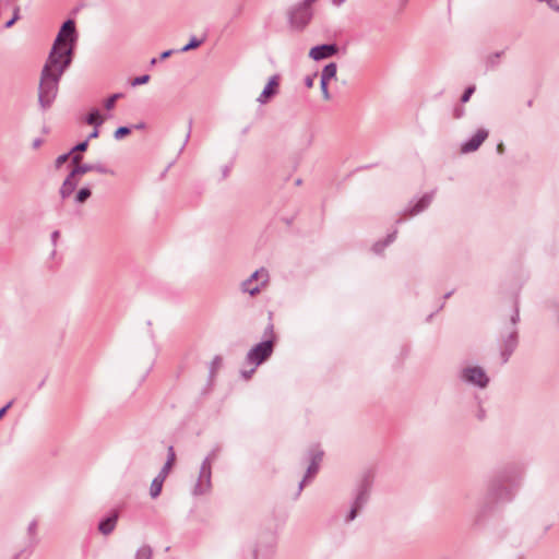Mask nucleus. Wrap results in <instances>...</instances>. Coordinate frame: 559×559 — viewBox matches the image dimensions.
Here are the masks:
<instances>
[{"label":"nucleus","instance_id":"f257e3e1","mask_svg":"<svg viewBox=\"0 0 559 559\" xmlns=\"http://www.w3.org/2000/svg\"><path fill=\"white\" fill-rule=\"evenodd\" d=\"M523 476V469L516 465L502 468L490 481L489 490L499 501H509Z\"/></svg>","mask_w":559,"mask_h":559},{"label":"nucleus","instance_id":"f03ea898","mask_svg":"<svg viewBox=\"0 0 559 559\" xmlns=\"http://www.w3.org/2000/svg\"><path fill=\"white\" fill-rule=\"evenodd\" d=\"M61 76L62 74L48 71V68L41 69L38 85V103L43 110L50 108L55 102Z\"/></svg>","mask_w":559,"mask_h":559},{"label":"nucleus","instance_id":"7ed1b4c3","mask_svg":"<svg viewBox=\"0 0 559 559\" xmlns=\"http://www.w3.org/2000/svg\"><path fill=\"white\" fill-rule=\"evenodd\" d=\"M72 52V45L53 44L43 68H48V71L63 75L64 71L71 64Z\"/></svg>","mask_w":559,"mask_h":559},{"label":"nucleus","instance_id":"20e7f679","mask_svg":"<svg viewBox=\"0 0 559 559\" xmlns=\"http://www.w3.org/2000/svg\"><path fill=\"white\" fill-rule=\"evenodd\" d=\"M269 282V272L266 269L261 267L254 271L247 280L240 284L242 293L255 296L260 293L261 288L264 287Z\"/></svg>","mask_w":559,"mask_h":559},{"label":"nucleus","instance_id":"39448f33","mask_svg":"<svg viewBox=\"0 0 559 559\" xmlns=\"http://www.w3.org/2000/svg\"><path fill=\"white\" fill-rule=\"evenodd\" d=\"M520 320L519 309L515 308L514 313L511 317V325L512 329L503 336L502 345H501V358L502 364H506L512 353L515 350L518 346V331L515 329V324Z\"/></svg>","mask_w":559,"mask_h":559},{"label":"nucleus","instance_id":"423d86ee","mask_svg":"<svg viewBox=\"0 0 559 559\" xmlns=\"http://www.w3.org/2000/svg\"><path fill=\"white\" fill-rule=\"evenodd\" d=\"M273 350H274L273 341L264 340L263 342L253 346L247 353L246 360L248 364L253 365L254 367H258L271 357V355L273 354Z\"/></svg>","mask_w":559,"mask_h":559},{"label":"nucleus","instance_id":"0eeeda50","mask_svg":"<svg viewBox=\"0 0 559 559\" xmlns=\"http://www.w3.org/2000/svg\"><path fill=\"white\" fill-rule=\"evenodd\" d=\"M312 12L307 4H297L288 12V21L294 29L300 31L310 22Z\"/></svg>","mask_w":559,"mask_h":559},{"label":"nucleus","instance_id":"6e6552de","mask_svg":"<svg viewBox=\"0 0 559 559\" xmlns=\"http://www.w3.org/2000/svg\"><path fill=\"white\" fill-rule=\"evenodd\" d=\"M461 379L464 382L480 389L486 388L489 382V378L487 377L484 369L477 366L464 368L461 372Z\"/></svg>","mask_w":559,"mask_h":559},{"label":"nucleus","instance_id":"1a4fd4ad","mask_svg":"<svg viewBox=\"0 0 559 559\" xmlns=\"http://www.w3.org/2000/svg\"><path fill=\"white\" fill-rule=\"evenodd\" d=\"M212 467H209L207 462H202L197 484L193 488V495L201 496L211 490L212 483Z\"/></svg>","mask_w":559,"mask_h":559},{"label":"nucleus","instance_id":"9d476101","mask_svg":"<svg viewBox=\"0 0 559 559\" xmlns=\"http://www.w3.org/2000/svg\"><path fill=\"white\" fill-rule=\"evenodd\" d=\"M105 168L100 164H82L81 156L75 155L70 162V173L68 175H84L86 173H104Z\"/></svg>","mask_w":559,"mask_h":559},{"label":"nucleus","instance_id":"9b49d317","mask_svg":"<svg viewBox=\"0 0 559 559\" xmlns=\"http://www.w3.org/2000/svg\"><path fill=\"white\" fill-rule=\"evenodd\" d=\"M488 134L487 129H478L469 139L462 142L460 152L467 154L477 151L483 142L488 138Z\"/></svg>","mask_w":559,"mask_h":559},{"label":"nucleus","instance_id":"f8f14e48","mask_svg":"<svg viewBox=\"0 0 559 559\" xmlns=\"http://www.w3.org/2000/svg\"><path fill=\"white\" fill-rule=\"evenodd\" d=\"M372 485V478L370 475H366L360 484L358 485L357 492L353 504L359 509H362L369 499V493Z\"/></svg>","mask_w":559,"mask_h":559},{"label":"nucleus","instance_id":"ddd939ff","mask_svg":"<svg viewBox=\"0 0 559 559\" xmlns=\"http://www.w3.org/2000/svg\"><path fill=\"white\" fill-rule=\"evenodd\" d=\"M280 76L277 74L270 78L267 84L264 86L261 94L258 96L257 102L260 105H265L278 92Z\"/></svg>","mask_w":559,"mask_h":559},{"label":"nucleus","instance_id":"4468645a","mask_svg":"<svg viewBox=\"0 0 559 559\" xmlns=\"http://www.w3.org/2000/svg\"><path fill=\"white\" fill-rule=\"evenodd\" d=\"M338 47L335 44H323L312 47L309 57L313 60H322L337 53Z\"/></svg>","mask_w":559,"mask_h":559},{"label":"nucleus","instance_id":"2eb2a0df","mask_svg":"<svg viewBox=\"0 0 559 559\" xmlns=\"http://www.w3.org/2000/svg\"><path fill=\"white\" fill-rule=\"evenodd\" d=\"M74 34H75V24L72 20H68L61 26L53 44L68 45L67 39H70V41L72 43L74 40L73 39Z\"/></svg>","mask_w":559,"mask_h":559},{"label":"nucleus","instance_id":"dca6fc26","mask_svg":"<svg viewBox=\"0 0 559 559\" xmlns=\"http://www.w3.org/2000/svg\"><path fill=\"white\" fill-rule=\"evenodd\" d=\"M79 185V177H67L60 188L62 199L70 197Z\"/></svg>","mask_w":559,"mask_h":559},{"label":"nucleus","instance_id":"f3484780","mask_svg":"<svg viewBox=\"0 0 559 559\" xmlns=\"http://www.w3.org/2000/svg\"><path fill=\"white\" fill-rule=\"evenodd\" d=\"M433 199V192L426 193L423 198L408 211L409 215H417L423 212L431 203Z\"/></svg>","mask_w":559,"mask_h":559},{"label":"nucleus","instance_id":"a211bd4d","mask_svg":"<svg viewBox=\"0 0 559 559\" xmlns=\"http://www.w3.org/2000/svg\"><path fill=\"white\" fill-rule=\"evenodd\" d=\"M118 520L117 514H111L99 522L98 530L104 535H109L116 527Z\"/></svg>","mask_w":559,"mask_h":559},{"label":"nucleus","instance_id":"6ab92c4d","mask_svg":"<svg viewBox=\"0 0 559 559\" xmlns=\"http://www.w3.org/2000/svg\"><path fill=\"white\" fill-rule=\"evenodd\" d=\"M319 471V466L316 465V463H311L309 464L308 468H307V472H306V475L304 477V479L299 483L298 485V489H297V492L295 495V499L298 498L307 483V480L314 476L317 474V472Z\"/></svg>","mask_w":559,"mask_h":559},{"label":"nucleus","instance_id":"aec40b11","mask_svg":"<svg viewBox=\"0 0 559 559\" xmlns=\"http://www.w3.org/2000/svg\"><path fill=\"white\" fill-rule=\"evenodd\" d=\"M74 155H72V152H68L66 154H62L56 158L55 165L57 170H62V166L66 165V171L68 174L70 173V162Z\"/></svg>","mask_w":559,"mask_h":559},{"label":"nucleus","instance_id":"412c9836","mask_svg":"<svg viewBox=\"0 0 559 559\" xmlns=\"http://www.w3.org/2000/svg\"><path fill=\"white\" fill-rule=\"evenodd\" d=\"M337 66L334 62L326 64L321 72V81L329 82L336 76Z\"/></svg>","mask_w":559,"mask_h":559},{"label":"nucleus","instance_id":"4be33fe9","mask_svg":"<svg viewBox=\"0 0 559 559\" xmlns=\"http://www.w3.org/2000/svg\"><path fill=\"white\" fill-rule=\"evenodd\" d=\"M396 233H397V231H396V230H394L393 233H391V234H389V235H388V237L385 238V240H384V241L376 242V243L373 245V248H372V249H373V251H374L376 253H381V252L384 250V248H385L386 246H389L390 243H392V242L395 240V238H396Z\"/></svg>","mask_w":559,"mask_h":559},{"label":"nucleus","instance_id":"5701e85b","mask_svg":"<svg viewBox=\"0 0 559 559\" xmlns=\"http://www.w3.org/2000/svg\"><path fill=\"white\" fill-rule=\"evenodd\" d=\"M164 481L165 480L162 477H157V476L152 480V484L150 487V496L153 499H155L159 496Z\"/></svg>","mask_w":559,"mask_h":559},{"label":"nucleus","instance_id":"b1692460","mask_svg":"<svg viewBox=\"0 0 559 559\" xmlns=\"http://www.w3.org/2000/svg\"><path fill=\"white\" fill-rule=\"evenodd\" d=\"M153 549L148 545H142L134 555V559H152Z\"/></svg>","mask_w":559,"mask_h":559},{"label":"nucleus","instance_id":"393cba45","mask_svg":"<svg viewBox=\"0 0 559 559\" xmlns=\"http://www.w3.org/2000/svg\"><path fill=\"white\" fill-rule=\"evenodd\" d=\"M86 122L98 128L104 122V119L100 117L98 109H94L86 117Z\"/></svg>","mask_w":559,"mask_h":559},{"label":"nucleus","instance_id":"a878e982","mask_svg":"<svg viewBox=\"0 0 559 559\" xmlns=\"http://www.w3.org/2000/svg\"><path fill=\"white\" fill-rule=\"evenodd\" d=\"M269 320L266 328L264 329V337L265 340H272L274 342L275 340V333H274V325L272 323V312L269 313Z\"/></svg>","mask_w":559,"mask_h":559},{"label":"nucleus","instance_id":"bb28decb","mask_svg":"<svg viewBox=\"0 0 559 559\" xmlns=\"http://www.w3.org/2000/svg\"><path fill=\"white\" fill-rule=\"evenodd\" d=\"M37 525V521L33 520L27 526V534L32 545L36 544Z\"/></svg>","mask_w":559,"mask_h":559},{"label":"nucleus","instance_id":"cd10ccee","mask_svg":"<svg viewBox=\"0 0 559 559\" xmlns=\"http://www.w3.org/2000/svg\"><path fill=\"white\" fill-rule=\"evenodd\" d=\"M323 457V452L319 449H313L309 452V459L311 463H316V465L320 466V463Z\"/></svg>","mask_w":559,"mask_h":559},{"label":"nucleus","instance_id":"c85d7f7f","mask_svg":"<svg viewBox=\"0 0 559 559\" xmlns=\"http://www.w3.org/2000/svg\"><path fill=\"white\" fill-rule=\"evenodd\" d=\"M202 43H203V39H198L197 37H192L190 39V41L180 49V51L186 52L191 49L198 48L199 46H201Z\"/></svg>","mask_w":559,"mask_h":559},{"label":"nucleus","instance_id":"c756f323","mask_svg":"<svg viewBox=\"0 0 559 559\" xmlns=\"http://www.w3.org/2000/svg\"><path fill=\"white\" fill-rule=\"evenodd\" d=\"M91 195V190L88 188H82L78 191L76 195H75V201L78 203H83L85 202Z\"/></svg>","mask_w":559,"mask_h":559},{"label":"nucleus","instance_id":"7c9ffc66","mask_svg":"<svg viewBox=\"0 0 559 559\" xmlns=\"http://www.w3.org/2000/svg\"><path fill=\"white\" fill-rule=\"evenodd\" d=\"M218 453H219V448H214L209 454L203 460V462H207L209 463V467H212V463L217 459L218 456Z\"/></svg>","mask_w":559,"mask_h":559},{"label":"nucleus","instance_id":"2f4dec72","mask_svg":"<svg viewBox=\"0 0 559 559\" xmlns=\"http://www.w3.org/2000/svg\"><path fill=\"white\" fill-rule=\"evenodd\" d=\"M121 97V94H114L105 100V108L111 110L115 107L116 100Z\"/></svg>","mask_w":559,"mask_h":559},{"label":"nucleus","instance_id":"473e14b6","mask_svg":"<svg viewBox=\"0 0 559 559\" xmlns=\"http://www.w3.org/2000/svg\"><path fill=\"white\" fill-rule=\"evenodd\" d=\"M131 132V129L129 127H119L116 131H115V139L116 140H120L122 139L123 136L128 135L129 133Z\"/></svg>","mask_w":559,"mask_h":559},{"label":"nucleus","instance_id":"72a5a7b5","mask_svg":"<svg viewBox=\"0 0 559 559\" xmlns=\"http://www.w3.org/2000/svg\"><path fill=\"white\" fill-rule=\"evenodd\" d=\"M320 88H321L322 97L325 100H329L331 98V95H330V92H329V88H328V82L320 80Z\"/></svg>","mask_w":559,"mask_h":559},{"label":"nucleus","instance_id":"f704fd0d","mask_svg":"<svg viewBox=\"0 0 559 559\" xmlns=\"http://www.w3.org/2000/svg\"><path fill=\"white\" fill-rule=\"evenodd\" d=\"M150 80V75L147 74H144V75H141V76H136L133 81H132V86H138V85H142V84H145L147 83Z\"/></svg>","mask_w":559,"mask_h":559},{"label":"nucleus","instance_id":"c9c22d12","mask_svg":"<svg viewBox=\"0 0 559 559\" xmlns=\"http://www.w3.org/2000/svg\"><path fill=\"white\" fill-rule=\"evenodd\" d=\"M359 510H360L359 508H357L356 506H354V504H353V506H352V509L349 510V512H348V514H347V516H346V519H345V521H346V522H352V521H354V520L356 519V516H357V514H358Z\"/></svg>","mask_w":559,"mask_h":559},{"label":"nucleus","instance_id":"e433bc0d","mask_svg":"<svg viewBox=\"0 0 559 559\" xmlns=\"http://www.w3.org/2000/svg\"><path fill=\"white\" fill-rule=\"evenodd\" d=\"M474 92H475V86L467 87L461 97V102L467 103Z\"/></svg>","mask_w":559,"mask_h":559},{"label":"nucleus","instance_id":"4c0bfd02","mask_svg":"<svg viewBox=\"0 0 559 559\" xmlns=\"http://www.w3.org/2000/svg\"><path fill=\"white\" fill-rule=\"evenodd\" d=\"M87 143H88V141L85 140V141L79 143L78 145H75L74 147H72L70 152H72V155H76L75 153H78V152H84L87 147Z\"/></svg>","mask_w":559,"mask_h":559},{"label":"nucleus","instance_id":"58836bf2","mask_svg":"<svg viewBox=\"0 0 559 559\" xmlns=\"http://www.w3.org/2000/svg\"><path fill=\"white\" fill-rule=\"evenodd\" d=\"M173 465L170 463H165L162 467L160 472L158 473L157 477H162L164 480L166 479L167 475L169 474Z\"/></svg>","mask_w":559,"mask_h":559},{"label":"nucleus","instance_id":"ea45409f","mask_svg":"<svg viewBox=\"0 0 559 559\" xmlns=\"http://www.w3.org/2000/svg\"><path fill=\"white\" fill-rule=\"evenodd\" d=\"M175 460H176V454H175L174 447H173V445H169V447H168V451H167V460H166V463H170V465H174Z\"/></svg>","mask_w":559,"mask_h":559},{"label":"nucleus","instance_id":"a19ab883","mask_svg":"<svg viewBox=\"0 0 559 559\" xmlns=\"http://www.w3.org/2000/svg\"><path fill=\"white\" fill-rule=\"evenodd\" d=\"M317 74H311V75H308L306 76L305 79V85L308 87V88H311L314 84V79H316Z\"/></svg>","mask_w":559,"mask_h":559},{"label":"nucleus","instance_id":"79ce46f5","mask_svg":"<svg viewBox=\"0 0 559 559\" xmlns=\"http://www.w3.org/2000/svg\"><path fill=\"white\" fill-rule=\"evenodd\" d=\"M499 58H500V53H499V52H497V53H495V55H492V56H490V57L488 58V62H489L491 66H495V64H497V62H498V59H499Z\"/></svg>","mask_w":559,"mask_h":559},{"label":"nucleus","instance_id":"37998d69","mask_svg":"<svg viewBox=\"0 0 559 559\" xmlns=\"http://www.w3.org/2000/svg\"><path fill=\"white\" fill-rule=\"evenodd\" d=\"M12 404H13V401H10L5 406L0 408V419L5 415V413L12 406Z\"/></svg>","mask_w":559,"mask_h":559},{"label":"nucleus","instance_id":"c03bdc74","mask_svg":"<svg viewBox=\"0 0 559 559\" xmlns=\"http://www.w3.org/2000/svg\"><path fill=\"white\" fill-rule=\"evenodd\" d=\"M255 368H257V367H254V366H253V368H252L251 370H249V371H241V376H242L246 380L250 379V378H251V376L253 374V372L255 371Z\"/></svg>","mask_w":559,"mask_h":559},{"label":"nucleus","instance_id":"a18cd8bd","mask_svg":"<svg viewBox=\"0 0 559 559\" xmlns=\"http://www.w3.org/2000/svg\"><path fill=\"white\" fill-rule=\"evenodd\" d=\"M464 115V109L462 107L454 109V118L460 119Z\"/></svg>","mask_w":559,"mask_h":559},{"label":"nucleus","instance_id":"49530a36","mask_svg":"<svg viewBox=\"0 0 559 559\" xmlns=\"http://www.w3.org/2000/svg\"><path fill=\"white\" fill-rule=\"evenodd\" d=\"M60 236V233L58 230H55L52 234H51V241L53 245H56L58 238Z\"/></svg>","mask_w":559,"mask_h":559},{"label":"nucleus","instance_id":"de8ad7c7","mask_svg":"<svg viewBox=\"0 0 559 559\" xmlns=\"http://www.w3.org/2000/svg\"><path fill=\"white\" fill-rule=\"evenodd\" d=\"M98 136V130L97 128L95 127L94 131L92 133H90V135L87 136V141H90L91 139H95Z\"/></svg>","mask_w":559,"mask_h":559},{"label":"nucleus","instance_id":"09e8293b","mask_svg":"<svg viewBox=\"0 0 559 559\" xmlns=\"http://www.w3.org/2000/svg\"><path fill=\"white\" fill-rule=\"evenodd\" d=\"M174 50H166L164 52H162L160 55V59H166L168 57H170L173 55Z\"/></svg>","mask_w":559,"mask_h":559},{"label":"nucleus","instance_id":"8fccbe9b","mask_svg":"<svg viewBox=\"0 0 559 559\" xmlns=\"http://www.w3.org/2000/svg\"><path fill=\"white\" fill-rule=\"evenodd\" d=\"M331 1H332V3H333L334 5L340 7V5H342L346 0H331Z\"/></svg>","mask_w":559,"mask_h":559},{"label":"nucleus","instance_id":"3c124183","mask_svg":"<svg viewBox=\"0 0 559 559\" xmlns=\"http://www.w3.org/2000/svg\"><path fill=\"white\" fill-rule=\"evenodd\" d=\"M14 23H15V19H13V17H12L11 20H9V21L5 23V27H7V28H9V27H11Z\"/></svg>","mask_w":559,"mask_h":559},{"label":"nucleus","instance_id":"603ef678","mask_svg":"<svg viewBox=\"0 0 559 559\" xmlns=\"http://www.w3.org/2000/svg\"><path fill=\"white\" fill-rule=\"evenodd\" d=\"M316 0H304L300 4H307V8H310L311 3Z\"/></svg>","mask_w":559,"mask_h":559},{"label":"nucleus","instance_id":"864d4df0","mask_svg":"<svg viewBox=\"0 0 559 559\" xmlns=\"http://www.w3.org/2000/svg\"><path fill=\"white\" fill-rule=\"evenodd\" d=\"M40 144H41V140H39V139H36V140L33 142V146H34V147H38Z\"/></svg>","mask_w":559,"mask_h":559},{"label":"nucleus","instance_id":"5fc2aeb1","mask_svg":"<svg viewBox=\"0 0 559 559\" xmlns=\"http://www.w3.org/2000/svg\"><path fill=\"white\" fill-rule=\"evenodd\" d=\"M477 416H478L479 419H484L485 412L483 409H480Z\"/></svg>","mask_w":559,"mask_h":559},{"label":"nucleus","instance_id":"6e6d98bb","mask_svg":"<svg viewBox=\"0 0 559 559\" xmlns=\"http://www.w3.org/2000/svg\"><path fill=\"white\" fill-rule=\"evenodd\" d=\"M13 19H15V21L19 19V9H15Z\"/></svg>","mask_w":559,"mask_h":559},{"label":"nucleus","instance_id":"4d7b16f0","mask_svg":"<svg viewBox=\"0 0 559 559\" xmlns=\"http://www.w3.org/2000/svg\"><path fill=\"white\" fill-rule=\"evenodd\" d=\"M295 185H296V186H300V185H301V179H300V178H298V179L295 181Z\"/></svg>","mask_w":559,"mask_h":559},{"label":"nucleus","instance_id":"13d9d810","mask_svg":"<svg viewBox=\"0 0 559 559\" xmlns=\"http://www.w3.org/2000/svg\"><path fill=\"white\" fill-rule=\"evenodd\" d=\"M451 295H452V292H449L448 294H445L444 298H449Z\"/></svg>","mask_w":559,"mask_h":559},{"label":"nucleus","instance_id":"bf43d9fd","mask_svg":"<svg viewBox=\"0 0 559 559\" xmlns=\"http://www.w3.org/2000/svg\"><path fill=\"white\" fill-rule=\"evenodd\" d=\"M254 559H258V550H254Z\"/></svg>","mask_w":559,"mask_h":559},{"label":"nucleus","instance_id":"052dcab7","mask_svg":"<svg viewBox=\"0 0 559 559\" xmlns=\"http://www.w3.org/2000/svg\"><path fill=\"white\" fill-rule=\"evenodd\" d=\"M151 63H152V64L156 63V59H155V58H154V59H152Z\"/></svg>","mask_w":559,"mask_h":559}]
</instances>
